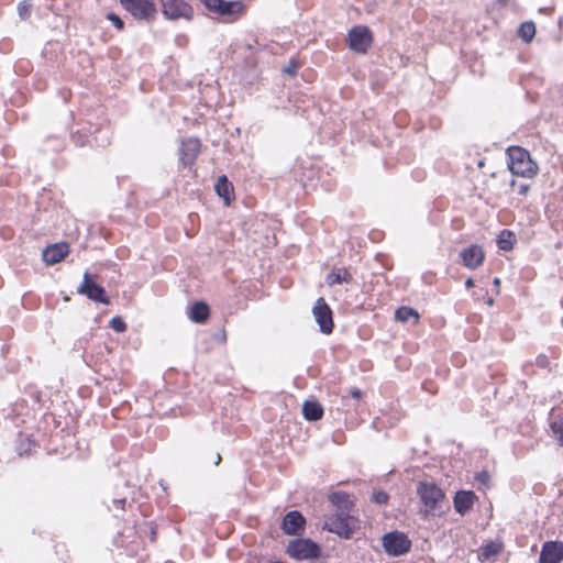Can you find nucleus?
<instances>
[{
  "mask_svg": "<svg viewBox=\"0 0 563 563\" xmlns=\"http://www.w3.org/2000/svg\"><path fill=\"white\" fill-rule=\"evenodd\" d=\"M507 166L510 173L518 177L534 178L539 173V166L526 148L509 146L506 150Z\"/></svg>",
  "mask_w": 563,
  "mask_h": 563,
  "instance_id": "nucleus-1",
  "label": "nucleus"
},
{
  "mask_svg": "<svg viewBox=\"0 0 563 563\" xmlns=\"http://www.w3.org/2000/svg\"><path fill=\"white\" fill-rule=\"evenodd\" d=\"M201 3L211 12L223 16L239 18L246 12V5L241 0H200Z\"/></svg>",
  "mask_w": 563,
  "mask_h": 563,
  "instance_id": "nucleus-8",
  "label": "nucleus"
},
{
  "mask_svg": "<svg viewBox=\"0 0 563 563\" xmlns=\"http://www.w3.org/2000/svg\"><path fill=\"white\" fill-rule=\"evenodd\" d=\"M529 190H530V185H528V184H521L518 187V194L523 197H526L528 195Z\"/></svg>",
  "mask_w": 563,
  "mask_h": 563,
  "instance_id": "nucleus-33",
  "label": "nucleus"
},
{
  "mask_svg": "<svg viewBox=\"0 0 563 563\" xmlns=\"http://www.w3.org/2000/svg\"><path fill=\"white\" fill-rule=\"evenodd\" d=\"M382 545L389 556H401L411 550L412 542L405 532L395 530L382 537Z\"/></svg>",
  "mask_w": 563,
  "mask_h": 563,
  "instance_id": "nucleus-4",
  "label": "nucleus"
},
{
  "mask_svg": "<svg viewBox=\"0 0 563 563\" xmlns=\"http://www.w3.org/2000/svg\"><path fill=\"white\" fill-rule=\"evenodd\" d=\"M395 319L399 322L412 320L413 324H418L420 316L416 309L408 306H401L395 311Z\"/></svg>",
  "mask_w": 563,
  "mask_h": 563,
  "instance_id": "nucleus-22",
  "label": "nucleus"
},
{
  "mask_svg": "<svg viewBox=\"0 0 563 563\" xmlns=\"http://www.w3.org/2000/svg\"><path fill=\"white\" fill-rule=\"evenodd\" d=\"M417 494L424 507V515H434L445 499L444 492L433 482H420Z\"/></svg>",
  "mask_w": 563,
  "mask_h": 563,
  "instance_id": "nucleus-2",
  "label": "nucleus"
},
{
  "mask_svg": "<svg viewBox=\"0 0 563 563\" xmlns=\"http://www.w3.org/2000/svg\"><path fill=\"white\" fill-rule=\"evenodd\" d=\"M69 253V245L65 242L47 246L43 251V261L48 265L62 262Z\"/></svg>",
  "mask_w": 563,
  "mask_h": 563,
  "instance_id": "nucleus-16",
  "label": "nucleus"
},
{
  "mask_svg": "<svg viewBox=\"0 0 563 563\" xmlns=\"http://www.w3.org/2000/svg\"><path fill=\"white\" fill-rule=\"evenodd\" d=\"M286 553L296 560H314L321 554L320 545L310 539H294L290 540Z\"/></svg>",
  "mask_w": 563,
  "mask_h": 563,
  "instance_id": "nucleus-6",
  "label": "nucleus"
},
{
  "mask_svg": "<svg viewBox=\"0 0 563 563\" xmlns=\"http://www.w3.org/2000/svg\"><path fill=\"white\" fill-rule=\"evenodd\" d=\"M493 284L495 286L496 294L499 295V292H500V284H501L500 278L495 277L494 280H493Z\"/></svg>",
  "mask_w": 563,
  "mask_h": 563,
  "instance_id": "nucleus-35",
  "label": "nucleus"
},
{
  "mask_svg": "<svg viewBox=\"0 0 563 563\" xmlns=\"http://www.w3.org/2000/svg\"><path fill=\"white\" fill-rule=\"evenodd\" d=\"M563 561V542L547 541L542 544L539 563H561Z\"/></svg>",
  "mask_w": 563,
  "mask_h": 563,
  "instance_id": "nucleus-15",
  "label": "nucleus"
},
{
  "mask_svg": "<svg viewBox=\"0 0 563 563\" xmlns=\"http://www.w3.org/2000/svg\"><path fill=\"white\" fill-rule=\"evenodd\" d=\"M302 415L309 421L320 420L323 416V408L318 401H305L302 405Z\"/></svg>",
  "mask_w": 563,
  "mask_h": 563,
  "instance_id": "nucleus-21",
  "label": "nucleus"
},
{
  "mask_svg": "<svg viewBox=\"0 0 563 563\" xmlns=\"http://www.w3.org/2000/svg\"><path fill=\"white\" fill-rule=\"evenodd\" d=\"M306 518L298 510L288 511L282 521V530L287 536H301L306 529Z\"/></svg>",
  "mask_w": 563,
  "mask_h": 563,
  "instance_id": "nucleus-12",
  "label": "nucleus"
},
{
  "mask_svg": "<svg viewBox=\"0 0 563 563\" xmlns=\"http://www.w3.org/2000/svg\"><path fill=\"white\" fill-rule=\"evenodd\" d=\"M312 312L321 332L330 334L333 331L334 323L332 318V310L324 298L320 297L317 299Z\"/></svg>",
  "mask_w": 563,
  "mask_h": 563,
  "instance_id": "nucleus-11",
  "label": "nucleus"
},
{
  "mask_svg": "<svg viewBox=\"0 0 563 563\" xmlns=\"http://www.w3.org/2000/svg\"><path fill=\"white\" fill-rule=\"evenodd\" d=\"M350 396L360 400L363 397V393L358 388H352L350 389Z\"/></svg>",
  "mask_w": 563,
  "mask_h": 563,
  "instance_id": "nucleus-34",
  "label": "nucleus"
},
{
  "mask_svg": "<svg viewBox=\"0 0 563 563\" xmlns=\"http://www.w3.org/2000/svg\"><path fill=\"white\" fill-rule=\"evenodd\" d=\"M214 460H217V461H216V464H217V465H219V464H220V462H221V455H220V454H217V456H214Z\"/></svg>",
  "mask_w": 563,
  "mask_h": 563,
  "instance_id": "nucleus-40",
  "label": "nucleus"
},
{
  "mask_svg": "<svg viewBox=\"0 0 563 563\" xmlns=\"http://www.w3.org/2000/svg\"><path fill=\"white\" fill-rule=\"evenodd\" d=\"M120 4L137 21L153 22L156 19L154 0H120Z\"/></svg>",
  "mask_w": 563,
  "mask_h": 563,
  "instance_id": "nucleus-5",
  "label": "nucleus"
},
{
  "mask_svg": "<svg viewBox=\"0 0 563 563\" xmlns=\"http://www.w3.org/2000/svg\"><path fill=\"white\" fill-rule=\"evenodd\" d=\"M358 528V519L350 514L335 512L327 518L323 529L343 539H350Z\"/></svg>",
  "mask_w": 563,
  "mask_h": 563,
  "instance_id": "nucleus-3",
  "label": "nucleus"
},
{
  "mask_svg": "<svg viewBox=\"0 0 563 563\" xmlns=\"http://www.w3.org/2000/svg\"><path fill=\"white\" fill-rule=\"evenodd\" d=\"M210 308L203 301L195 302L190 308L189 318L197 323H203L209 319Z\"/></svg>",
  "mask_w": 563,
  "mask_h": 563,
  "instance_id": "nucleus-20",
  "label": "nucleus"
},
{
  "mask_svg": "<svg viewBox=\"0 0 563 563\" xmlns=\"http://www.w3.org/2000/svg\"><path fill=\"white\" fill-rule=\"evenodd\" d=\"M32 4L29 1H22L18 4V11L21 19H27L31 15Z\"/></svg>",
  "mask_w": 563,
  "mask_h": 563,
  "instance_id": "nucleus-30",
  "label": "nucleus"
},
{
  "mask_svg": "<svg viewBox=\"0 0 563 563\" xmlns=\"http://www.w3.org/2000/svg\"><path fill=\"white\" fill-rule=\"evenodd\" d=\"M503 1H504V0H498V2H500V3H501Z\"/></svg>",
  "mask_w": 563,
  "mask_h": 563,
  "instance_id": "nucleus-42",
  "label": "nucleus"
},
{
  "mask_svg": "<svg viewBox=\"0 0 563 563\" xmlns=\"http://www.w3.org/2000/svg\"><path fill=\"white\" fill-rule=\"evenodd\" d=\"M352 275L346 268L332 269L327 276V283L330 286L342 284V283H351Z\"/></svg>",
  "mask_w": 563,
  "mask_h": 563,
  "instance_id": "nucleus-23",
  "label": "nucleus"
},
{
  "mask_svg": "<svg viewBox=\"0 0 563 563\" xmlns=\"http://www.w3.org/2000/svg\"><path fill=\"white\" fill-rule=\"evenodd\" d=\"M110 328L115 332H124L126 330V323L121 317H113L110 320Z\"/></svg>",
  "mask_w": 563,
  "mask_h": 563,
  "instance_id": "nucleus-29",
  "label": "nucleus"
},
{
  "mask_svg": "<svg viewBox=\"0 0 563 563\" xmlns=\"http://www.w3.org/2000/svg\"><path fill=\"white\" fill-rule=\"evenodd\" d=\"M486 303H487V306L492 307V306H494L495 300L493 298H487Z\"/></svg>",
  "mask_w": 563,
  "mask_h": 563,
  "instance_id": "nucleus-38",
  "label": "nucleus"
},
{
  "mask_svg": "<svg viewBox=\"0 0 563 563\" xmlns=\"http://www.w3.org/2000/svg\"><path fill=\"white\" fill-rule=\"evenodd\" d=\"M347 45L351 51L357 54H366L371 48L374 37L366 25H355L347 33Z\"/></svg>",
  "mask_w": 563,
  "mask_h": 563,
  "instance_id": "nucleus-7",
  "label": "nucleus"
},
{
  "mask_svg": "<svg viewBox=\"0 0 563 563\" xmlns=\"http://www.w3.org/2000/svg\"><path fill=\"white\" fill-rule=\"evenodd\" d=\"M519 36L527 43L531 42L536 35V25L533 22H523L518 31Z\"/></svg>",
  "mask_w": 563,
  "mask_h": 563,
  "instance_id": "nucleus-26",
  "label": "nucleus"
},
{
  "mask_svg": "<svg viewBox=\"0 0 563 563\" xmlns=\"http://www.w3.org/2000/svg\"><path fill=\"white\" fill-rule=\"evenodd\" d=\"M503 543L500 541H489L482 547L479 552V560L486 561L493 556H496L503 551Z\"/></svg>",
  "mask_w": 563,
  "mask_h": 563,
  "instance_id": "nucleus-24",
  "label": "nucleus"
},
{
  "mask_svg": "<svg viewBox=\"0 0 563 563\" xmlns=\"http://www.w3.org/2000/svg\"><path fill=\"white\" fill-rule=\"evenodd\" d=\"M296 70H297L296 64H291L289 67H287L285 69L286 73H288L289 75H292V76L296 74Z\"/></svg>",
  "mask_w": 563,
  "mask_h": 563,
  "instance_id": "nucleus-36",
  "label": "nucleus"
},
{
  "mask_svg": "<svg viewBox=\"0 0 563 563\" xmlns=\"http://www.w3.org/2000/svg\"><path fill=\"white\" fill-rule=\"evenodd\" d=\"M460 258L463 266L468 269H476L485 261V252L478 244H471L460 252Z\"/></svg>",
  "mask_w": 563,
  "mask_h": 563,
  "instance_id": "nucleus-14",
  "label": "nucleus"
},
{
  "mask_svg": "<svg viewBox=\"0 0 563 563\" xmlns=\"http://www.w3.org/2000/svg\"><path fill=\"white\" fill-rule=\"evenodd\" d=\"M475 479L484 485H487L489 482V475L487 472H482L476 474Z\"/></svg>",
  "mask_w": 563,
  "mask_h": 563,
  "instance_id": "nucleus-32",
  "label": "nucleus"
},
{
  "mask_svg": "<svg viewBox=\"0 0 563 563\" xmlns=\"http://www.w3.org/2000/svg\"><path fill=\"white\" fill-rule=\"evenodd\" d=\"M516 184H517V181H516L515 179H512V180L510 181V186H511V187H515V186H516Z\"/></svg>",
  "mask_w": 563,
  "mask_h": 563,
  "instance_id": "nucleus-41",
  "label": "nucleus"
},
{
  "mask_svg": "<svg viewBox=\"0 0 563 563\" xmlns=\"http://www.w3.org/2000/svg\"><path fill=\"white\" fill-rule=\"evenodd\" d=\"M516 243V235L510 230H503L500 231L498 239H497V245L503 251H511L514 249V245Z\"/></svg>",
  "mask_w": 563,
  "mask_h": 563,
  "instance_id": "nucleus-25",
  "label": "nucleus"
},
{
  "mask_svg": "<svg viewBox=\"0 0 563 563\" xmlns=\"http://www.w3.org/2000/svg\"><path fill=\"white\" fill-rule=\"evenodd\" d=\"M551 429L558 437L560 445H563V415L551 423Z\"/></svg>",
  "mask_w": 563,
  "mask_h": 563,
  "instance_id": "nucleus-27",
  "label": "nucleus"
},
{
  "mask_svg": "<svg viewBox=\"0 0 563 563\" xmlns=\"http://www.w3.org/2000/svg\"><path fill=\"white\" fill-rule=\"evenodd\" d=\"M476 499L477 497L472 490L457 492L453 498L455 511L460 515H465L473 508Z\"/></svg>",
  "mask_w": 563,
  "mask_h": 563,
  "instance_id": "nucleus-18",
  "label": "nucleus"
},
{
  "mask_svg": "<svg viewBox=\"0 0 563 563\" xmlns=\"http://www.w3.org/2000/svg\"><path fill=\"white\" fill-rule=\"evenodd\" d=\"M216 192L219 197L223 198L224 203L229 206L232 200H234V189L231 181H229L225 175H222L218 178L214 185Z\"/></svg>",
  "mask_w": 563,
  "mask_h": 563,
  "instance_id": "nucleus-19",
  "label": "nucleus"
},
{
  "mask_svg": "<svg viewBox=\"0 0 563 563\" xmlns=\"http://www.w3.org/2000/svg\"><path fill=\"white\" fill-rule=\"evenodd\" d=\"M329 501L335 509V512L350 514L354 507L353 497L344 492H334L329 495Z\"/></svg>",
  "mask_w": 563,
  "mask_h": 563,
  "instance_id": "nucleus-17",
  "label": "nucleus"
},
{
  "mask_svg": "<svg viewBox=\"0 0 563 563\" xmlns=\"http://www.w3.org/2000/svg\"><path fill=\"white\" fill-rule=\"evenodd\" d=\"M77 294L85 295L88 299L95 302H101L104 305L110 303L104 288L96 284L92 275L87 272L84 274L82 282L77 288Z\"/></svg>",
  "mask_w": 563,
  "mask_h": 563,
  "instance_id": "nucleus-10",
  "label": "nucleus"
},
{
  "mask_svg": "<svg viewBox=\"0 0 563 563\" xmlns=\"http://www.w3.org/2000/svg\"><path fill=\"white\" fill-rule=\"evenodd\" d=\"M107 19L112 22V24L119 30L122 31L124 29V22L122 19L115 13H109Z\"/></svg>",
  "mask_w": 563,
  "mask_h": 563,
  "instance_id": "nucleus-31",
  "label": "nucleus"
},
{
  "mask_svg": "<svg viewBox=\"0 0 563 563\" xmlns=\"http://www.w3.org/2000/svg\"><path fill=\"white\" fill-rule=\"evenodd\" d=\"M372 501L378 505H386L389 500V496L384 490H375L371 497Z\"/></svg>",
  "mask_w": 563,
  "mask_h": 563,
  "instance_id": "nucleus-28",
  "label": "nucleus"
},
{
  "mask_svg": "<svg viewBox=\"0 0 563 563\" xmlns=\"http://www.w3.org/2000/svg\"><path fill=\"white\" fill-rule=\"evenodd\" d=\"M214 460H217V461H216V464H217V465H219V464H220V462H221V455H220V454H217V456H214Z\"/></svg>",
  "mask_w": 563,
  "mask_h": 563,
  "instance_id": "nucleus-39",
  "label": "nucleus"
},
{
  "mask_svg": "<svg viewBox=\"0 0 563 563\" xmlns=\"http://www.w3.org/2000/svg\"><path fill=\"white\" fill-rule=\"evenodd\" d=\"M200 148L199 139L188 137L183 140L179 147V159L185 166L191 167L200 153Z\"/></svg>",
  "mask_w": 563,
  "mask_h": 563,
  "instance_id": "nucleus-13",
  "label": "nucleus"
},
{
  "mask_svg": "<svg viewBox=\"0 0 563 563\" xmlns=\"http://www.w3.org/2000/svg\"><path fill=\"white\" fill-rule=\"evenodd\" d=\"M465 287H466V288H472V287H474V280H473L471 277H468V278L465 280Z\"/></svg>",
  "mask_w": 563,
  "mask_h": 563,
  "instance_id": "nucleus-37",
  "label": "nucleus"
},
{
  "mask_svg": "<svg viewBox=\"0 0 563 563\" xmlns=\"http://www.w3.org/2000/svg\"><path fill=\"white\" fill-rule=\"evenodd\" d=\"M162 13L167 20H191L194 16L192 7L185 0H159Z\"/></svg>",
  "mask_w": 563,
  "mask_h": 563,
  "instance_id": "nucleus-9",
  "label": "nucleus"
}]
</instances>
